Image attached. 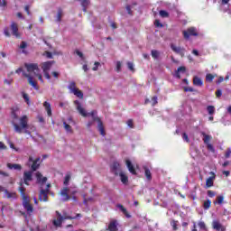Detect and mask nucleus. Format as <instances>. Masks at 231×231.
<instances>
[{"instance_id":"f8f14e48","label":"nucleus","mask_w":231,"mask_h":231,"mask_svg":"<svg viewBox=\"0 0 231 231\" xmlns=\"http://www.w3.org/2000/svg\"><path fill=\"white\" fill-rule=\"evenodd\" d=\"M48 192H50V184L47 185L45 189H41L39 196L40 201H48Z\"/></svg>"},{"instance_id":"473e14b6","label":"nucleus","mask_w":231,"mask_h":231,"mask_svg":"<svg viewBox=\"0 0 231 231\" xmlns=\"http://www.w3.org/2000/svg\"><path fill=\"white\" fill-rule=\"evenodd\" d=\"M117 207L123 212V214H125V216H126V217H131V216H129V214H127V209H125V208H124V206L118 205Z\"/></svg>"},{"instance_id":"1a4fd4ad","label":"nucleus","mask_w":231,"mask_h":231,"mask_svg":"<svg viewBox=\"0 0 231 231\" xmlns=\"http://www.w3.org/2000/svg\"><path fill=\"white\" fill-rule=\"evenodd\" d=\"M170 48L177 55H180V57H185L186 50L184 47H181V46L177 45L176 43L172 42L170 44Z\"/></svg>"},{"instance_id":"13d9d810","label":"nucleus","mask_w":231,"mask_h":231,"mask_svg":"<svg viewBox=\"0 0 231 231\" xmlns=\"http://www.w3.org/2000/svg\"><path fill=\"white\" fill-rule=\"evenodd\" d=\"M4 33H5V35L6 37H10V32L8 31V28H5V29L4 30Z\"/></svg>"},{"instance_id":"bf43d9fd","label":"nucleus","mask_w":231,"mask_h":231,"mask_svg":"<svg viewBox=\"0 0 231 231\" xmlns=\"http://www.w3.org/2000/svg\"><path fill=\"white\" fill-rule=\"evenodd\" d=\"M82 69L85 71V73H88V71H89V68H88L87 64L83 65Z\"/></svg>"},{"instance_id":"49530a36","label":"nucleus","mask_w":231,"mask_h":231,"mask_svg":"<svg viewBox=\"0 0 231 231\" xmlns=\"http://www.w3.org/2000/svg\"><path fill=\"white\" fill-rule=\"evenodd\" d=\"M225 199V198L223 196H218L217 198V201L216 203H217L218 205H221L223 203V200Z\"/></svg>"},{"instance_id":"c85d7f7f","label":"nucleus","mask_w":231,"mask_h":231,"mask_svg":"<svg viewBox=\"0 0 231 231\" xmlns=\"http://www.w3.org/2000/svg\"><path fill=\"white\" fill-rule=\"evenodd\" d=\"M89 0H81V6L83 7V12H87L88 6H89Z\"/></svg>"},{"instance_id":"864d4df0","label":"nucleus","mask_w":231,"mask_h":231,"mask_svg":"<svg viewBox=\"0 0 231 231\" xmlns=\"http://www.w3.org/2000/svg\"><path fill=\"white\" fill-rule=\"evenodd\" d=\"M206 145H207L208 151H211V152H214V146L210 143Z\"/></svg>"},{"instance_id":"cd10ccee","label":"nucleus","mask_w":231,"mask_h":231,"mask_svg":"<svg viewBox=\"0 0 231 231\" xmlns=\"http://www.w3.org/2000/svg\"><path fill=\"white\" fill-rule=\"evenodd\" d=\"M72 95H75V97H78V98H84V93L80 89H76L73 91Z\"/></svg>"},{"instance_id":"338daca9","label":"nucleus","mask_w":231,"mask_h":231,"mask_svg":"<svg viewBox=\"0 0 231 231\" xmlns=\"http://www.w3.org/2000/svg\"><path fill=\"white\" fill-rule=\"evenodd\" d=\"M68 106V103L66 102H60V107H66Z\"/></svg>"},{"instance_id":"f03ea898","label":"nucleus","mask_w":231,"mask_h":231,"mask_svg":"<svg viewBox=\"0 0 231 231\" xmlns=\"http://www.w3.org/2000/svg\"><path fill=\"white\" fill-rule=\"evenodd\" d=\"M74 105L76 106L77 111H79V115L81 116H84L85 118L88 116H91L93 122H97V129L100 133L101 136H106V130L104 129V125L102 124V121L98 116H97V111H92L91 113H88L84 107H82V105L79 100L74 101Z\"/></svg>"},{"instance_id":"20e7f679","label":"nucleus","mask_w":231,"mask_h":231,"mask_svg":"<svg viewBox=\"0 0 231 231\" xmlns=\"http://www.w3.org/2000/svg\"><path fill=\"white\" fill-rule=\"evenodd\" d=\"M32 171H24L23 172V183L25 185H30V181L33 180V171H35L36 169H39V166L41 165V158H37L35 161L32 157L29 158V163H32Z\"/></svg>"},{"instance_id":"ea45409f","label":"nucleus","mask_w":231,"mask_h":231,"mask_svg":"<svg viewBox=\"0 0 231 231\" xmlns=\"http://www.w3.org/2000/svg\"><path fill=\"white\" fill-rule=\"evenodd\" d=\"M116 71H117V73H120V71H122V62L116 61Z\"/></svg>"},{"instance_id":"5701e85b","label":"nucleus","mask_w":231,"mask_h":231,"mask_svg":"<svg viewBox=\"0 0 231 231\" xmlns=\"http://www.w3.org/2000/svg\"><path fill=\"white\" fill-rule=\"evenodd\" d=\"M5 198H7L8 199H15V198H17V194H15L14 192H10L7 190H5Z\"/></svg>"},{"instance_id":"b1692460","label":"nucleus","mask_w":231,"mask_h":231,"mask_svg":"<svg viewBox=\"0 0 231 231\" xmlns=\"http://www.w3.org/2000/svg\"><path fill=\"white\" fill-rule=\"evenodd\" d=\"M193 84L194 86H198L199 88H201V86H203V80L199 77H194Z\"/></svg>"},{"instance_id":"4d7b16f0","label":"nucleus","mask_w":231,"mask_h":231,"mask_svg":"<svg viewBox=\"0 0 231 231\" xmlns=\"http://www.w3.org/2000/svg\"><path fill=\"white\" fill-rule=\"evenodd\" d=\"M126 11L129 15H133V12L131 11V5L126 6Z\"/></svg>"},{"instance_id":"f257e3e1","label":"nucleus","mask_w":231,"mask_h":231,"mask_svg":"<svg viewBox=\"0 0 231 231\" xmlns=\"http://www.w3.org/2000/svg\"><path fill=\"white\" fill-rule=\"evenodd\" d=\"M24 67L27 72L20 68L16 69V73H23V77L28 79L30 86H32L34 89H39V87H37V82L33 80V77H38L40 82H44V79H42V75H41L39 66L35 63H25Z\"/></svg>"},{"instance_id":"a18cd8bd","label":"nucleus","mask_w":231,"mask_h":231,"mask_svg":"<svg viewBox=\"0 0 231 231\" xmlns=\"http://www.w3.org/2000/svg\"><path fill=\"white\" fill-rule=\"evenodd\" d=\"M199 226L200 230H207V226L205 225V222H203V221L199 222Z\"/></svg>"},{"instance_id":"4468645a","label":"nucleus","mask_w":231,"mask_h":231,"mask_svg":"<svg viewBox=\"0 0 231 231\" xmlns=\"http://www.w3.org/2000/svg\"><path fill=\"white\" fill-rule=\"evenodd\" d=\"M212 226H213L214 230H217V231L226 230V228H225V226L223 225H221V223H219V221H217V220L213 221Z\"/></svg>"},{"instance_id":"7ed1b4c3","label":"nucleus","mask_w":231,"mask_h":231,"mask_svg":"<svg viewBox=\"0 0 231 231\" xmlns=\"http://www.w3.org/2000/svg\"><path fill=\"white\" fill-rule=\"evenodd\" d=\"M19 117L15 113H13V125L14 128L15 133L21 134L26 133L27 134H30V132H28V116H23L19 119V123H17V120Z\"/></svg>"},{"instance_id":"3c124183","label":"nucleus","mask_w":231,"mask_h":231,"mask_svg":"<svg viewBox=\"0 0 231 231\" xmlns=\"http://www.w3.org/2000/svg\"><path fill=\"white\" fill-rule=\"evenodd\" d=\"M208 196L209 198H214V196H216V192L212 190H208Z\"/></svg>"},{"instance_id":"de8ad7c7","label":"nucleus","mask_w":231,"mask_h":231,"mask_svg":"<svg viewBox=\"0 0 231 231\" xmlns=\"http://www.w3.org/2000/svg\"><path fill=\"white\" fill-rule=\"evenodd\" d=\"M127 66H128V69H130V71H134V64H133V62L128 61Z\"/></svg>"},{"instance_id":"37998d69","label":"nucleus","mask_w":231,"mask_h":231,"mask_svg":"<svg viewBox=\"0 0 231 231\" xmlns=\"http://www.w3.org/2000/svg\"><path fill=\"white\" fill-rule=\"evenodd\" d=\"M61 19H62V11H59L57 15H56L57 23H60Z\"/></svg>"},{"instance_id":"412c9836","label":"nucleus","mask_w":231,"mask_h":231,"mask_svg":"<svg viewBox=\"0 0 231 231\" xmlns=\"http://www.w3.org/2000/svg\"><path fill=\"white\" fill-rule=\"evenodd\" d=\"M7 168H9L10 171H21V169H23L21 164H15V163H7Z\"/></svg>"},{"instance_id":"774afa93","label":"nucleus","mask_w":231,"mask_h":231,"mask_svg":"<svg viewBox=\"0 0 231 231\" xmlns=\"http://www.w3.org/2000/svg\"><path fill=\"white\" fill-rule=\"evenodd\" d=\"M224 79L223 77H219L218 80H217V84H221V82H223Z\"/></svg>"},{"instance_id":"79ce46f5","label":"nucleus","mask_w":231,"mask_h":231,"mask_svg":"<svg viewBox=\"0 0 231 231\" xmlns=\"http://www.w3.org/2000/svg\"><path fill=\"white\" fill-rule=\"evenodd\" d=\"M23 98L25 100L27 106H30V97H28V94L23 93Z\"/></svg>"},{"instance_id":"09e8293b","label":"nucleus","mask_w":231,"mask_h":231,"mask_svg":"<svg viewBox=\"0 0 231 231\" xmlns=\"http://www.w3.org/2000/svg\"><path fill=\"white\" fill-rule=\"evenodd\" d=\"M99 66H100V62L96 61V62L94 63V67L92 68V70H93V71H97Z\"/></svg>"},{"instance_id":"2f4dec72","label":"nucleus","mask_w":231,"mask_h":231,"mask_svg":"<svg viewBox=\"0 0 231 231\" xmlns=\"http://www.w3.org/2000/svg\"><path fill=\"white\" fill-rule=\"evenodd\" d=\"M180 73H185V67L178 68L177 71L175 72V77H177V79H180Z\"/></svg>"},{"instance_id":"72a5a7b5","label":"nucleus","mask_w":231,"mask_h":231,"mask_svg":"<svg viewBox=\"0 0 231 231\" xmlns=\"http://www.w3.org/2000/svg\"><path fill=\"white\" fill-rule=\"evenodd\" d=\"M210 205H212V201H210V199L205 201L203 204L205 210H208V208H210Z\"/></svg>"},{"instance_id":"6ab92c4d","label":"nucleus","mask_w":231,"mask_h":231,"mask_svg":"<svg viewBox=\"0 0 231 231\" xmlns=\"http://www.w3.org/2000/svg\"><path fill=\"white\" fill-rule=\"evenodd\" d=\"M11 30H12V33H13V35H14V37H19V28L17 27V23H12Z\"/></svg>"},{"instance_id":"a878e982","label":"nucleus","mask_w":231,"mask_h":231,"mask_svg":"<svg viewBox=\"0 0 231 231\" xmlns=\"http://www.w3.org/2000/svg\"><path fill=\"white\" fill-rule=\"evenodd\" d=\"M27 46H28V43H26V42H22L19 46L20 50H22V53H23L24 55L28 53V51H26Z\"/></svg>"},{"instance_id":"a211bd4d","label":"nucleus","mask_w":231,"mask_h":231,"mask_svg":"<svg viewBox=\"0 0 231 231\" xmlns=\"http://www.w3.org/2000/svg\"><path fill=\"white\" fill-rule=\"evenodd\" d=\"M125 163L129 172H131V174H136V170L134 169V165H133V162H131V161L129 160H126Z\"/></svg>"},{"instance_id":"c9c22d12","label":"nucleus","mask_w":231,"mask_h":231,"mask_svg":"<svg viewBox=\"0 0 231 231\" xmlns=\"http://www.w3.org/2000/svg\"><path fill=\"white\" fill-rule=\"evenodd\" d=\"M145 176L148 181H151V180H152V175L151 174V171H149V169H145Z\"/></svg>"},{"instance_id":"423d86ee","label":"nucleus","mask_w":231,"mask_h":231,"mask_svg":"<svg viewBox=\"0 0 231 231\" xmlns=\"http://www.w3.org/2000/svg\"><path fill=\"white\" fill-rule=\"evenodd\" d=\"M58 218L53 220V225L54 226H61L62 225V221H64V219H77V217H82L81 214H77L76 217H71L69 215H68V213L63 212V216L60 215V213H59V211L56 212Z\"/></svg>"},{"instance_id":"bb28decb","label":"nucleus","mask_w":231,"mask_h":231,"mask_svg":"<svg viewBox=\"0 0 231 231\" xmlns=\"http://www.w3.org/2000/svg\"><path fill=\"white\" fill-rule=\"evenodd\" d=\"M202 136H204V138H203L204 143H206V144L210 143V141L212 140L211 135L202 133Z\"/></svg>"},{"instance_id":"f3484780","label":"nucleus","mask_w":231,"mask_h":231,"mask_svg":"<svg viewBox=\"0 0 231 231\" xmlns=\"http://www.w3.org/2000/svg\"><path fill=\"white\" fill-rule=\"evenodd\" d=\"M118 176L124 185H127V183H129V178L127 177V174H125V172L122 171L118 174Z\"/></svg>"},{"instance_id":"c756f323","label":"nucleus","mask_w":231,"mask_h":231,"mask_svg":"<svg viewBox=\"0 0 231 231\" xmlns=\"http://www.w3.org/2000/svg\"><path fill=\"white\" fill-rule=\"evenodd\" d=\"M160 55H161L160 51H157V50H152V59H155L156 60H158V59H160Z\"/></svg>"},{"instance_id":"2eb2a0df","label":"nucleus","mask_w":231,"mask_h":231,"mask_svg":"<svg viewBox=\"0 0 231 231\" xmlns=\"http://www.w3.org/2000/svg\"><path fill=\"white\" fill-rule=\"evenodd\" d=\"M210 174H212L213 176L207 179L206 180L207 189H210V187H214V180H216V175L214 174V172H210Z\"/></svg>"},{"instance_id":"680f3d73","label":"nucleus","mask_w":231,"mask_h":231,"mask_svg":"<svg viewBox=\"0 0 231 231\" xmlns=\"http://www.w3.org/2000/svg\"><path fill=\"white\" fill-rule=\"evenodd\" d=\"M216 95H217V97L219 98V97H221V95H223V92L221 90H217Z\"/></svg>"},{"instance_id":"4c0bfd02","label":"nucleus","mask_w":231,"mask_h":231,"mask_svg":"<svg viewBox=\"0 0 231 231\" xmlns=\"http://www.w3.org/2000/svg\"><path fill=\"white\" fill-rule=\"evenodd\" d=\"M69 180H71V175L70 174H67L65 176V180H64V182L63 184L65 185V187H67V185L69 184Z\"/></svg>"},{"instance_id":"0e129e2a","label":"nucleus","mask_w":231,"mask_h":231,"mask_svg":"<svg viewBox=\"0 0 231 231\" xmlns=\"http://www.w3.org/2000/svg\"><path fill=\"white\" fill-rule=\"evenodd\" d=\"M230 154H231V149H227L226 152V158H230Z\"/></svg>"},{"instance_id":"6e6552de","label":"nucleus","mask_w":231,"mask_h":231,"mask_svg":"<svg viewBox=\"0 0 231 231\" xmlns=\"http://www.w3.org/2000/svg\"><path fill=\"white\" fill-rule=\"evenodd\" d=\"M55 61L51 60V61H47V62H43L42 63V69L44 73L45 79H47V80H51V76H50V70L51 69V66H53Z\"/></svg>"},{"instance_id":"9d476101","label":"nucleus","mask_w":231,"mask_h":231,"mask_svg":"<svg viewBox=\"0 0 231 231\" xmlns=\"http://www.w3.org/2000/svg\"><path fill=\"white\" fill-rule=\"evenodd\" d=\"M184 39H189L190 36H198V31L194 27L189 28L187 31H183Z\"/></svg>"},{"instance_id":"e433bc0d","label":"nucleus","mask_w":231,"mask_h":231,"mask_svg":"<svg viewBox=\"0 0 231 231\" xmlns=\"http://www.w3.org/2000/svg\"><path fill=\"white\" fill-rule=\"evenodd\" d=\"M159 14H160V16L162 17V18H167V17H169V12H167V11H165V10H161V11L159 12Z\"/></svg>"},{"instance_id":"8fccbe9b","label":"nucleus","mask_w":231,"mask_h":231,"mask_svg":"<svg viewBox=\"0 0 231 231\" xmlns=\"http://www.w3.org/2000/svg\"><path fill=\"white\" fill-rule=\"evenodd\" d=\"M154 25L156 26V28H162L163 27V24H162L160 20H155Z\"/></svg>"},{"instance_id":"052dcab7","label":"nucleus","mask_w":231,"mask_h":231,"mask_svg":"<svg viewBox=\"0 0 231 231\" xmlns=\"http://www.w3.org/2000/svg\"><path fill=\"white\" fill-rule=\"evenodd\" d=\"M128 127H131L133 128V120L129 119L127 122H126Z\"/></svg>"},{"instance_id":"69168bd1","label":"nucleus","mask_w":231,"mask_h":231,"mask_svg":"<svg viewBox=\"0 0 231 231\" xmlns=\"http://www.w3.org/2000/svg\"><path fill=\"white\" fill-rule=\"evenodd\" d=\"M0 149L5 150L6 149V145L3 142H0Z\"/></svg>"},{"instance_id":"58836bf2","label":"nucleus","mask_w":231,"mask_h":231,"mask_svg":"<svg viewBox=\"0 0 231 231\" xmlns=\"http://www.w3.org/2000/svg\"><path fill=\"white\" fill-rule=\"evenodd\" d=\"M75 54L78 55V57H79V59H81L82 60H86V57H84L82 51L77 50L75 51Z\"/></svg>"},{"instance_id":"9b49d317","label":"nucleus","mask_w":231,"mask_h":231,"mask_svg":"<svg viewBox=\"0 0 231 231\" xmlns=\"http://www.w3.org/2000/svg\"><path fill=\"white\" fill-rule=\"evenodd\" d=\"M111 171L116 176H118L120 172H124L122 171V166L118 162H113V164L111 165Z\"/></svg>"},{"instance_id":"aec40b11","label":"nucleus","mask_w":231,"mask_h":231,"mask_svg":"<svg viewBox=\"0 0 231 231\" xmlns=\"http://www.w3.org/2000/svg\"><path fill=\"white\" fill-rule=\"evenodd\" d=\"M36 178L38 183H41L42 185H44V183H46V181L48 180L46 177H42V174H41V172L36 173Z\"/></svg>"},{"instance_id":"5fc2aeb1","label":"nucleus","mask_w":231,"mask_h":231,"mask_svg":"<svg viewBox=\"0 0 231 231\" xmlns=\"http://www.w3.org/2000/svg\"><path fill=\"white\" fill-rule=\"evenodd\" d=\"M43 55L47 57V59H52L51 52L50 51H45Z\"/></svg>"},{"instance_id":"ddd939ff","label":"nucleus","mask_w":231,"mask_h":231,"mask_svg":"<svg viewBox=\"0 0 231 231\" xmlns=\"http://www.w3.org/2000/svg\"><path fill=\"white\" fill-rule=\"evenodd\" d=\"M228 3H230V0H220L218 2L220 12L225 13L230 8V6L228 5Z\"/></svg>"},{"instance_id":"4be33fe9","label":"nucleus","mask_w":231,"mask_h":231,"mask_svg":"<svg viewBox=\"0 0 231 231\" xmlns=\"http://www.w3.org/2000/svg\"><path fill=\"white\" fill-rule=\"evenodd\" d=\"M43 107L45 108V111H47L48 116H51V105L48 101H45L43 103Z\"/></svg>"},{"instance_id":"0eeeda50","label":"nucleus","mask_w":231,"mask_h":231,"mask_svg":"<svg viewBox=\"0 0 231 231\" xmlns=\"http://www.w3.org/2000/svg\"><path fill=\"white\" fill-rule=\"evenodd\" d=\"M77 194V188H68L65 187L60 190V196L62 201H68L71 196H75Z\"/></svg>"},{"instance_id":"7c9ffc66","label":"nucleus","mask_w":231,"mask_h":231,"mask_svg":"<svg viewBox=\"0 0 231 231\" xmlns=\"http://www.w3.org/2000/svg\"><path fill=\"white\" fill-rule=\"evenodd\" d=\"M149 103L152 104V106L157 105L158 104V97H153L152 98V100L146 99L145 100V104H149Z\"/></svg>"},{"instance_id":"dca6fc26","label":"nucleus","mask_w":231,"mask_h":231,"mask_svg":"<svg viewBox=\"0 0 231 231\" xmlns=\"http://www.w3.org/2000/svg\"><path fill=\"white\" fill-rule=\"evenodd\" d=\"M108 231H118V222L116 220H112L108 225Z\"/></svg>"},{"instance_id":"e2e57ef3","label":"nucleus","mask_w":231,"mask_h":231,"mask_svg":"<svg viewBox=\"0 0 231 231\" xmlns=\"http://www.w3.org/2000/svg\"><path fill=\"white\" fill-rule=\"evenodd\" d=\"M0 175H1V176H4L5 178H8V173L5 172V171H0Z\"/></svg>"},{"instance_id":"f704fd0d","label":"nucleus","mask_w":231,"mask_h":231,"mask_svg":"<svg viewBox=\"0 0 231 231\" xmlns=\"http://www.w3.org/2000/svg\"><path fill=\"white\" fill-rule=\"evenodd\" d=\"M63 125L67 133H73V130L71 129V125H68L66 122H63Z\"/></svg>"},{"instance_id":"c03bdc74","label":"nucleus","mask_w":231,"mask_h":231,"mask_svg":"<svg viewBox=\"0 0 231 231\" xmlns=\"http://www.w3.org/2000/svg\"><path fill=\"white\" fill-rule=\"evenodd\" d=\"M206 80H207V82H212L214 80V75L207 74Z\"/></svg>"},{"instance_id":"603ef678","label":"nucleus","mask_w":231,"mask_h":231,"mask_svg":"<svg viewBox=\"0 0 231 231\" xmlns=\"http://www.w3.org/2000/svg\"><path fill=\"white\" fill-rule=\"evenodd\" d=\"M184 91H186V92L189 91L190 93H192V92H194V88L191 87H185Z\"/></svg>"},{"instance_id":"a19ab883","label":"nucleus","mask_w":231,"mask_h":231,"mask_svg":"<svg viewBox=\"0 0 231 231\" xmlns=\"http://www.w3.org/2000/svg\"><path fill=\"white\" fill-rule=\"evenodd\" d=\"M207 109L208 115H214V113H216V108L214 107V106H208Z\"/></svg>"},{"instance_id":"6e6d98bb","label":"nucleus","mask_w":231,"mask_h":231,"mask_svg":"<svg viewBox=\"0 0 231 231\" xmlns=\"http://www.w3.org/2000/svg\"><path fill=\"white\" fill-rule=\"evenodd\" d=\"M182 138H183L184 142H187V143L189 142V135H187V134H185V133L182 134Z\"/></svg>"},{"instance_id":"39448f33","label":"nucleus","mask_w":231,"mask_h":231,"mask_svg":"<svg viewBox=\"0 0 231 231\" xmlns=\"http://www.w3.org/2000/svg\"><path fill=\"white\" fill-rule=\"evenodd\" d=\"M19 190L23 198V207L27 214L32 216V214H33V206L30 203V198L24 194V190H26V189L23 187V182L20 184Z\"/></svg>"},{"instance_id":"393cba45","label":"nucleus","mask_w":231,"mask_h":231,"mask_svg":"<svg viewBox=\"0 0 231 231\" xmlns=\"http://www.w3.org/2000/svg\"><path fill=\"white\" fill-rule=\"evenodd\" d=\"M68 89L69 90V93H73L74 91L78 90L79 88H77V83H75V81H71L68 86Z\"/></svg>"}]
</instances>
